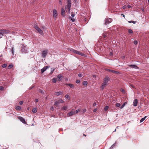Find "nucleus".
Returning <instances> with one entry per match:
<instances>
[{
    "mask_svg": "<svg viewBox=\"0 0 149 149\" xmlns=\"http://www.w3.org/2000/svg\"><path fill=\"white\" fill-rule=\"evenodd\" d=\"M71 7V0H67V5L65 6V9L68 10V13H70V10Z\"/></svg>",
    "mask_w": 149,
    "mask_h": 149,
    "instance_id": "1",
    "label": "nucleus"
},
{
    "mask_svg": "<svg viewBox=\"0 0 149 149\" xmlns=\"http://www.w3.org/2000/svg\"><path fill=\"white\" fill-rule=\"evenodd\" d=\"M10 32L8 30L3 29L0 30V36H3L5 34H8Z\"/></svg>",
    "mask_w": 149,
    "mask_h": 149,
    "instance_id": "2",
    "label": "nucleus"
},
{
    "mask_svg": "<svg viewBox=\"0 0 149 149\" xmlns=\"http://www.w3.org/2000/svg\"><path fill=\"white\" fill-rule=\"evenodd\" d=\"M22 48L21 51L23 53L26 54L28 53L26 46H24V45H22Z\"/></svg>",
    "mask_w": 149,
    "mask_h": 149,
    "instance_id": "3",
    "label": "nucleus"
},
{
    "mask_svg": "<svg viewBox=\"0 0 149 149\" xmlns=\"http://www.w3.org/2000/svg\"><path fill=\"white\" fill-rule=\"evenodd\" d=\"M47 53V50H46L42 51L41 54V56L42 57L44 58H45Z\"/></svg>",
    "mask_w": 149,
    "mask_h": 149,
    "instance_id": "4",
    "label": "nucleus"
},
{
    "mask_svg": "<svg viewBox=\"0 0 149 149\" xmlns=\"http://www.w3.org/2000/svg\"><path fill=\"white\" fill-rule=\"evenodd\" d=\"M34 27L35 29L39 33L41 34H42L43 32L42 30L38 27L36 25H34Z\"/></svg>",
    "mask_w": 149,
    "mask_h": 149,
    "instance_id": "5",
    "label": "nucleus"
},
{
    "mask_svg": "<svg viewBox=\"0 0 149 149\" xmlns=\"http://www.w3.org/2000/svg\"><path fill=\"white\" fill-rule=\"evenodd\" d=\"M112 21V19L111 18H106L105 20V24L107 25V24L111 23Z\"/></svg>",
    "mask_w": 149,
    "mask_h": 149,
    "instance_id": "6",
    "label": "nucleus"
},
{
    "mask_svg": "<svg viewBox=\"0 0 149 149\" xmlns=\"http://www.w3.org/2000/svg\"><path fill=\"white\" fill-rule=\"evenodd\" d=\"M106 70L107 71L114 73L116 74H119V72H118L114 70L109 69H106Z\"/></svg>",
    "mask_w": 149,
    "mask_h": 149,
    "instance_id": "7",
    "label": "nucleus"
},
{
    "mask_svg": "<svg viewBox=\"0 0 149 149\" xmlns=\"http://www.w3.org/2000/svg\"><path fill=\"white\" fill-rule=\"evenodd\" d=\"M128 66L132 68H134L136 69H139V68L136 65H129Z\"/></svg>",
    "mask_w": 149,
    "mask_h": 149,
    "instance_id": "8",
    "label": "nucleus"
},
{
    "mask_svg": "<svg viewBox=\"0 0 149 149\" xmlns=\"http://www.w3.org/2000/svg\"><path fill=\"white\" fill-rule=\"evenodd\" d=\"M17 118L23 123L24 124L26 123L25 120L23 117L21 116H18Z\"/></svg>",
    "mask_w": 149,
    "mask_h": 149,
    "instance_id": "9",
    "label": "nucleus"
},
{
    "mask_svg": "<svg viewBox=\"0 0 149 149\" xmlns=\"http://www.w3.org/2000/svg\"><path fill=\"white\" fill-rule=\"evenodd\" d=\"M107 85V83L104 82L102 84L101 86H100V89L101 90H102L104 89V88Z\"/></svg>",
    "mask_w": 149,
    "mask_h": 149,
    "instance_id": "10",
    "label": "nucleus"
},
{
    "mask_svg": "<svg viewBox=\"0 0 149 149\" xmlns=\"http://www.w3.org/2000/svg\"><path fill=\"white\" fill-rule=\"evenodd\" d=\"M110 79L108 77H106L104 79V81L107 83L109 81Z\"/></svg>",
    "mask_w": 149,
    "mask_h": 149,
    "instance_id": "11",
    "label": "nucleus"
},
{
    "mask_svg": "<svg viewBox=\"0 0 149 149\" xmlns=\"http://www.w3.org/2000/svg\"><path fill=\"white\" fill-rule=\"evenodd\" d=\"M70 50L72 51L74 53H75L79 55V54H80V51L74 50L73 49H71Z\"/></svg>",
    "mask_w": 149,
    "mask_h": 149,
    "instance_id": "12",
    "label": "nucleus"
},
{
    "mask_svg": "<svg viewBox=\"0 0 149 149\" xmlns=\"http://www.w3.org/2000/svg\"><path fill=\"white\" fill-rule=\"evenodd\" d=\"M63 76L61 74H59L57 76V80L59 81H61V78Z\"/></svg>",
    "mask_w": 149,
    "mask_h": 149,
    "instance_id": "13",
    "label": "nucleus"
},
{
    "mask_svg": "<svg viewBox=\"0 0 149 149\" xmlns=\"http://www.w3.org/2000/svg\"><path fill=\"white\" fill-rule=\"evenodd\" d=\"M138 103V100L137 99H135L134 101L133 104L134 106H137Z\"/></svg>",
    "mask_w": 149,
    "mask_h": 149,
    "instance_id": "14",
    "label": "nucleus"
},
{
    "mask_svg": "<svg viewBox=\"0 0 149 149\" xmlns=\"http://www.w3.org/2000/svg\"><path fill=\"white\" fill-rule=\"evenodd\" d=\"M75 114V112L73 111H70L68 113L67 115L69 116H71Z\"/></svg>",
    "mask_w": 149,
    "mask_h": 149,
    "instance_id": "15",
    "label": "nucleus"
},
{
    "mask_svg": "<svg viewBox=\"0 0 149 149\" xmlns=\"http://www.w3.org/2000/svg\"><path fill=\"white\" fill-rule=\"evenodd\" d=\"M57 11L56 9L54 10L53 12V16L54 17H56L57 16Z\"/></svg>",
    "mask_w": 149,
    "mask_h": 149,
    "instance_id": "16",
    "label": "nucleus"
},
{
    "mask_svg": "<svg viewBox=\"0 0 149 149\" xmlns=\"http://www.w3.org/2000/svg\"><path fill=\"white\" fill-rule=\"evenodd\" d=\"M65 10L63 8H62L61 9V14L62 15L63 17H65Z\"/></svg>",
    "mask_w": 149,
    "mask_h": 149,
    "instance_id": "17",
    "label": "nucleus"
},
{
    "mask_svg": "<svg viewBox=\"0 0 149 149\" xmlns=\"http://www.w3.org/2000/svg\"><path fill=\"white\" fill-rule=\"evenodd\" d=\"M67 85L68 86L71 88H73L74 87V85L72 84H67Z\"/></svg>",
    "mask_w": 149,
    "mask_h": 149,
    "instance_id": "18",
    "label": "nucleus"
},
{
    "mask_svg": "<svg viewBox=\"0 0 149 149\" xmlns=\"http://www.w3.org/2000/svg\"><path fill=\"white\" fill-rule=\"evenodd\" d=\"M37 111V107H35L32 110V112L33 113H36Z\"/></svg>",
    "mask_w": 149,
    "mask_h": 149,
    "instance_id": "19",
    "label": "nucleus"
},
{
    "mask_svg": "<svg viewBox=\"0 0 149 149\" xmlns=\"http://www.w3.org/2000/svg\"><path fill=\"white\" fill-rule=\"evenodd\" d=\"M62 93L60 91L59 92H57L55 93V95H57V96H59L60 95H61L62 94Z\"/></svg>",
    "mask_w": 149,
    "mask_h": 149,
    "instance_id": "20",
    "label": "nucleus"
},
{
    "mask_svg": "<svg viewBox=\"0 0 149 149\" xmlns=\"http://www.w3.org/2000/svg\"><path fill=\"white\" fill-rule=\"evenodd\" d=\"M79 55L82 56L84 57H86L87 55L86 54H83V53L81 52H80V54H79Z\"/></svg>",
    "mask_w": 149,
    "mask_h": 149,
    "instance_id": "21",
    "label": "nucleus"
},
{
    "mask_svg": "<svg viewBox=\"0 0 149 149\" xmlns=\"http://www.w3.org/2000/svg\"><path fill=\"white\" fill-rule=\"evenodd\" d=\"M67 109V106H64L61 108V109L62 110H65Z\"/></svg>",
    "mask_w": 149,
    "mask_h": 149,
    "instance_id": "22",
    "label": "nucleus"
},
{
    "mask_svg": "<svg viewBox=\"0 0 149 149\" xmlns=\"http://www.w3.org/2000/svg\"><path fill=\"white\" fill-rule=\"evenodd\" d=\"M59 104L58 101H56L54 102V104L55 105L56 107H57L58 106V104Z\"/></svg>",
    "mask_w": 149,
    "mask_h": 149,
    "instance_id": "23",
    "label": "nucleus"
},
{
    "mask_svg": "<svg viewBox=\"0 0 149 149\" xmlns=\"http://www.w3.org/2000/svg\"><path fill=\"white\" fill-rule=\"evenodd\" d=\"M13 65L12 64H10L8 66V69H10L13 67Z\"/></svg>",
    "mask_w": 149,
    "mask_h": 149,
    "instance_id": "24",
    "label": "nucleus"
},
{
    "mask_svg": "<svg viewBox=\"0 0 149 149\" xmlns=\"http://www.w3.org/2000/svg\"><path fill=\"white\" fill-rule=\"evenodd\" d=\"M87 82L86 81H84L83 82V84L84 86H86L87 85Z\"/></svg>",
    "mask_w": 149,
    "mask_h": 149,
    "instance_id": "25",
    "label": "nucleus"
},
{
    "mask_svg": "<svg viewBox=\"0 0 149 149\" xmlns=\"http://www.w3.org/2000/svg\"><path fill=\"white\" fill-rule=\"evenodd\" d=\"M127 104V102H125L120 107V109L123 108L125 106V105Z\"/></svg>",
    "mask_w": 149,
    "mask_h": 149,
    "instance_id": "26",
    "label": "nucleus"
},
{
    "mask_svg": "<svg viewBox=\"0 0 149 149\" xmlns=\"http://www.w3.org/2000/svg\"><path fill=\"white\" fill-rule=\"evenodd\" d=\"M10 51H11V53H12L13 55H14V48L13 47H12Z\"/></svg>",
    "mask_w": 149,
    "mask_h": 149,
    "instance_id": "27",
    "label": "nucleus"
},
{
    "mask_svg": "<svg viewBox=\"0 0 149 149\" xmlns=\"http://www.w3.org/2000/svg\"><path fill=\"white\" fill-rule=\"evenodd\" d=\"M15 109L17 110H20L21 109V107L19 106H17L15 108Z\"/></svg>",
    "mask_w": 149,
    "mask_h": 149,
    "instance_id": "28",
    "label": "nucleus"
},
{
    "mask_svg": "<svg viewBox=\"0 0 149 149\" xmlns=\"http://www.w3.org/2000/svg\"><path fill=\"white\" fill-rule=\"evenodd\" d=\"M58 102L61 103H63L64 102V101L62 99H60L58 100Z\"/></svg>",
    "mask_w": 149,
    "mask_h": 149,
    "instance_id": "29",
    "label": "nucleus"
},
{
    "mask_svg": "<svg viewBox=\"0 0 149 149\" xmlns=\"http://www.w3.org/2000/svg\"><path fill=\"white\" fill-rule=\"evenodd\" d=\"M55 69L54 68H51V71L50 72V74H52L53 72Z\"/></svg>",
    "mask_w": 149,
    "mask_h": 149,
    "instance_id": "30",
    "label": "nucleus"
},
{
    "mask_svg": "<svg viewBox=\"0 0 149 149\" xmlns=\"http://www.w3.org/2000/svg\"><path fill=\"white\" fill-rule=\"evenodd\" d=\"M52 81L54 83H56V78H53Z\"/></svg>",
    "mask_w": 149,
    "mask_h": 149,
    "instance_id": "31",
    "label": "nucleus"
},
{
    "mask_svg": "<svg viewBox=\"0 0 149 149\" xmlns=\"http://www.w3.org/2000/svg\"><path fill=\"white\" fill-rule=\"evenodd\" d=\"M128 31V33H133V31L131 29H129Z\"/></svg>",
    "mask_w": 149,
    "mask_h": 149,
    "instance_id": "32",
    "label": "nucleus"
},
{
    "mask_svg": "<svg viewBox=\"0 0 149 149\" xmlns=\"http://www.w3.org/2000/svg\"><path fill=\"white\" fill-rule=\"evenodd\" d=\"M109 108L108 106H106L104 108V110L105 111H106Z\"/></svg>",
    "mask_w": 149,
    "mask_h": 149,
    "instance_id": "33",
    "label": "nucleus"
},
{
    "mask_svg": "<svg viewBox=\"0 0 149 149\" xmlns=\"http://www.w3.org/2000/svg\"><path fill=\"white\" fill-rule=\"evenodd\" d=\"M116 144V142L114 143L113 145H112L111 147L110 148H111L112 149V148H113L115 146Z\"/></svg>",
    "mask_w": 149,
    "mask_h": 149,
    "instance_id": "34",
    "label": "nucleus"
},
{
    "mask_svg": "<svg viewBox=\"0 0 149 149\" xmlns=\"http://www.w3.org/2000/svg\"><path fill=\"white\" fill-rule=\"evenodd\" d=\"M7 66V65L6 63H4L2 65V67L3 68H6Z\"/></svg>",
    "mask_w": 149,
    "mask_h": 149,
    "instance_id": "35",
    "label": "nucleus"
},
{
    "mask_svg": "<svg viewBox=\"0 0 149 149\" xmlns=\"http://www.w3.org/2000/svg\"><path fill=\"white\" fill-rule=\"evenodd\" d=\"M120 105V104L119 103H117L116 104V106L117 107H119Z\"/></svg>",
    "mask_w": 149,
    "mask_h": 149,
    "instance_id": "36",
    "label": "nucleus"
},
{
    "mask_svg": "<svg viewBox=\"0 0 149 149\" xmlns=\"http://www.w3.org/2000/svg\"><path fill=\"white\" fill-rule=\"evenodd\" d=\"M41 72L42 73H43L46 70L44 68H43L41 70Z\"/></svg>",
    "mask_w": 149,
    "mask_h": 149,
    "instance_id": "37",
    "label": "nucleus"
},
{
    "mask_svg": "<svg viewBox=\"0 0 149 149\" xmlns=\"http://www.w3.org/2000/svg\"><path fill=\"white\" fill-rule=\"evenodd\" d=\"M80 111V110L79 109H78V110H76L75 111V114H77V113H78Z\"/></svg>",
    "mask_w": 149,
    "mask_h": 149,
    "instance_id": "38",
    "label": "nucleus"
},
{
    "mask_svg": "<svg viewBox=\"0 0 149 149\" xmlns=\"http://www.w3.org/2000/svg\"><path fill=\"white\" fill-rule=\"evenodd\" d=\"M70 18H71V20L72 22H74L75 21V19L73 17V18H72L71 17H70Z\"/></svg>",
    "mask_w": 149,
    "mask_h": 149,
    "instance_id": "39",
    "label": "nucleus"
},
{
    "mask_svg": "<svg viewBox=\"0 0 149 149\" xmlns=\"http://www.w3.org/2000/svg\"><path fill=\"white\" fill-rule=\"evenodd\" d=\"M133 42L134 45H136L138 44V42L137 40H134Z\"/></svg>",
    "mask_w": 149,
    "mask_h": 149,
    "instance_id": "40",
    "label": "nucleus"
},
{
    "mask_svg": "<svg viewBox=\"0 0 149 149\" xmlns=\"http://www.w3.org/2000/svg\"><path fill=\"white\" fill-rule=\"evenodd\" d=\"M71 16L72 18H73L75 16V14H74V13H73L72 12V13L71 14Z\"/></svg>",
    "mask_w": 149,
    "mask_h": 149,
    "instance_id": "41",
    "label": "nucleus"
},
{
    "mask_svg": "<svg viewBox=\"0 0 149 149\" xmlns=\"http://www.w3.org/2000/svg\"><path fill=\"white\" fill-rule=\"evenodd\" d=\"M65 97L66 98L68 99H70L69 95L67 94L65 95Z\"/></svg>",
    "mask_w": 149,
    "mask_h": 149,
    "instance_id": "42",
    "label": "nucleus"
},
{
    "mask_svg": "<svg viewBox=\"0 0 149 149\" xmlns=\"http://www.w3.org/2000/svg\"><path fill=\"white\" fill-rule=\"evenodd\" d=\"M4 89V88L3 86H0V90L1 91H3Z\"/></svg>",
    "mask_w": 149,
    "mask_h": 149,
    "instance_id": "43",
    "label": "nucleus"
},
{
    "mask_svg": "<svg viewBox=\"0 0 149 149\" xmlns=\"http://www.w3.org/2000/svg\"><path fill=\"white\" fill-rule=\"evenodd\" d=\"M23 103V102L22 101H20L19 102V104L20 105H22Z\"/></svg>",
    "mask_w": 149,
    "mask_h": 149,
    "instance_id": "44",
    "label": "nucleus"
},
{
    "mask_svg": "<svg viewBox=\"0 0 149 149\" xmlns=\"http://www.w3.org/2000/svg\"><path fill=\"white\" fill-rule=\"evenodd\" d=\"M144 120L143 118H141L140 121V123H141Z\"/></svg>",
    "mask_w": 149,
    "mask_h": 149,
    "instance_id": "45",
    "label": "nucleus"
},
{
    "mask_svg": "<svg viewBox=\"0 0 149 149\" xmlns=\"http://www.w3.org/2000/svg\"><path fill=\"white\" fill-rule=\"evenodd\" d=\"M76 82L77 84L79 83L80 82V81L79 80H77L76 81Z\"/></svg>",
    "mask_w": 149,
    "mask_h": 149,
    "instance_id": "46",
    "label": "nucleus"
},
{
    "mask_svg": "<svg viewBox=\"0 0 149 149\" xmlns=\"http://www.w3.org/2000/svg\"><path fill=\"white\" fill-rule=\"evenodd\" d=\"M39 92H40V93H41L42 94H43L44 93V92H43V91L41 90H40L39 91Z\"/></svg>",
    "mask_w": 149,
    "mask_h": 149,
    "instance_id": "47",
    "label": "nucleus"
},
{
    "mask_svg": "<svg viewBox=\"0 0 149 149\" xmlns=\"http://www.w3.org/2000/svg\"><path fill=\"white\" fill-rule=\"evenodd\" d=\"M82 76V75L81 74V73H79L78 74V76L79 77H81Z\"/></svg>",
    "mask_w": 149,
    "mask_h": 149,
    "instance_id": "48",
    "label": "nucleus"
},
{
    "mask_svg": "<svg viewBox=\"0 0 149 149\" xmlns=\"http://www.w3.org/2000/svg\"><path fill=\"white\" fill-rule=\"evenodd\" d=\"M86 110L85 109H83L82 111L83 113H84L86 111Z\"/></svg>",
    "mask_w": 149,
    "mask_h": 149,
    "instance_id": "49",
    "label": "nucleus"
},
{
    "mask_svg": "<svg viewBox=\"0 0 149 149\" xmlns=\"http://www.w3.org/2000/svg\"><path fill=\"white\" fill-rule=\"evenodd\" d=\"M51 110L53 111L54 110V109L53 107H51L50 108Z\"/></svg>",
    "mask_w": 149,
    "mask_h": 149,
    "instance_id": "50",
    "label": "nucleus"
},
{
    "mask_svg": "<svg viewBox=\"0 0 149 149\" xmlns=\"http://www.w3.org/2000/svg\"><path fill=\"white\" fill-rule=\"evenodd\" d=\"M46 68L47 69H48V68H50V66L49 65H47V66H45Z\"/></svg>",
    "mask_w": 149,
    "mask_h": 149,
    "instance_id": "51",
    "label": "nucleus"
},
{
    "mask_svg": "<svg viewBox=\"0 0 149 149\" xmlns=\"http://www.w3.org/2000/svg\"><path fill=\"white\" fill-rule=\"evenodd\" d=\"M103 36L104 38H105L107 37V35H105V34H103Z\"/></svg>",
    "mask_w": 149,
    "mask_h": 149,
    "instance_id": "52",
    "label": "nucleus"
},
{
    "mask_svg": "<svg viewBox=\"0 0 149 149\" xmlns=\"http://www.w3.org/2000/svg\"><path fill=\"white\" fill-rule=\"evenodd\" d=\"M38 102V100L37 99H36L35 100V102L37 103Z\"/></svg>",
    "mask_w": 149,
    "mask_h": 149,
    "instance_id": "53",
    "label": "nucleus"
},
{
    "mask_svg": "<svg viewBox=\"0 0 149 149\" xmlns=\"http://www.w3.org/2000/svg\"><path fill=\"white\" fill-rule=\"evenodd\" d=\"M97 110V108H95V109H94L93 110V112H96Z\"/></svg>",
    "mask_w": 149,
    "mask_h": 149,
    "instance_id": "54",
    "label": "nucleus"
},
{
    "mask_svg": "<svg viewBox=\"0 0 149 149\" xmlns=\"http://www.w3.org/2000/svg\"><path fill=\"white\" fill-rule=\"evenodd\" d=\"M132 23L134 24H135L136 23V21H132Z\"/></svg>",
    "mask_w": 149,
    "mask_h": 149,
    "instance_id": "55",
    "label": "nucleus"
},
{
    "mask_svg": "<svg viewBox=\"0 0 149 149\" xmlns=\"http://www.w3.org/2000/svg\"><path fill=\"white\" fill-rule=\"evenodd\" d=\"M110 56L113 55V53L112 52H110Z\"/></svg>",
    "mask_w": 149,
    "mask_h": 149,
    "instance_id": "56",
    "label": "nucleus"
},
{
    "mask_svg": "<svg viewBox=\"0 0 149 149\" xmlns=\"http://www.w3.org/2000/svg\"><path fill=\"white\" fill-rule=\"evenodd\" d=\"M127 7L128 8H131V6H130V5H128L127 6Z\"/></svg>",
    "mask_w": 149,
    "mask_h": 149,
    "instance_id": "57",
    "label": "nucleus"
},
{
    "mask_svg": "<svg viewBox=\"0 0 149 149\" xmlns=\"http://www.w3.org/2000/svg\"><path fill=\"white\" fill-rule=\"evenodd\" d=\"M96 103H95V102H94V103H93V106H96Z\"/></svg>",
    "mask_w": 149,
    "mask_h": 149,
    "instance_id": "58",
    "label": "nucleus"
},
{
    "mask_svg": "<svg viewBox=\"0 0 149 149\" xmlns=\"http://www.w3.org/2000/svg\"><path fill=\"white\" fill-rule=\"evenodd\" d=\"M59 3L61 4H62V1L61 0H60L59 1Z\"/></svg>",
    "mask_w": 149,
    "mask_h": 149,
    "instance_id": "59",
    "label": "nucleus"
},
{
    "mask_svg": "<svg viewBox=\"0 0 149 149\" xmlns=\"http://www.w3.org/2000/svg\"><path fill=\"white\" fill-rule=\"evenodd\" d=\"M147 118V116H145L143 118L145 120V119Z\"/></svg>",
    "mask_w": 149,
    "mask_h": 149,
    "instance_id": "60",
    "label": "nucleus"
},
{
    "mask_svg": "<svg viewBox=\"0 0 149 149\" xmlns=\"http://www.w3.org/2000/svg\"><path fill=\"white\" fill-rule=\"evenodd\" d=\"M128 23H132V21H128Z\"/></svg>",
    "mask_w": 149,
    "mask_h": 149,
    "instance_id": "61",
    "label": "nucleus"
},
{
    "mask_svg": "<svg viewBox=\"0 0 149 149\" xmlns=\"http://www.w3.org/2000/svg\"><path fill=\"white\" fill-rule=\"evenodd\" d=\"M121 16H123V17H125V15H123V14H121Z\"/></svg>",
    "mask_w": 149,
    "mask_h": 149,
    "instance_id": "62",
    "label": "nucleus"
},
{
    "mask_svg": "<svg viewBox=\"0 0 149 149\" xmlns=\"http://www.w3.org/2000/svg\"><path fill=\"white\" fill-rule=\"evenodd\" d=\"M141 10H142V11H143V12H144V8L142 9Z\"/></svg>",
    "mask_w": 149,
    "mask_h": 149,
    "instance_id": "63",
    "label": "nucleus"
},
{
    "mask_svg": "<svg viewBox=\"0 0 149 149\" xmlns=\"http://www.w3.org/2000/svg\"><path fill=\"white\" fill-rule=\"evenodd\" d=\"M121 91L122 92H123L124 91V90L123 89H122L121 90Z\"/></svg>",
    "mask_w": 149,
    "mask_h": 149,
    "instance_id": "64",
    "label": "nucleus"
}]
</instances>
